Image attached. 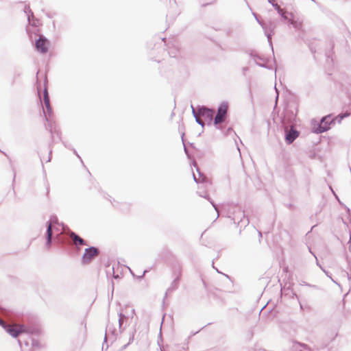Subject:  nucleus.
<instances>
[{
  "label": "nucleus",
  "mask_w": 351,
  "mask_h": 351,
  "mask_svg": "<svg viewBox=\"0 0 351 351\" xmlns=\"http://www.w3.org/2000/svg\"><path fill=\"white\" fill-rule=\"evenodd\" d=\"M196 119H197V121L199 124H201L202 125H204V122L202 121V119H201L200 118L197 117Z\"/></svg>",
  "instance_id": "15"
},
{
  "label": "nucleus",
  "mask_w": 351,
  "mask_h": 351,
  "mask_svg": "<svg viewBox=\"0 0 351 351\" xmlns=\"http://www.w3.org/2000/svg\"><path fill=\"white\" fill-rule=\"evenodd\" d=\"M135 315V311L134 309H131V318H132L134 317V315Z\"/></svg>",
  "instance_id": "16"
},
{
  "label": "nucleus",
  "mask_w": 351,
  "mask_h": 351,
  "mask_svg": "<svg viewBox=\"0 0 351 351\" xmlns=\"http://www.w3.org/2000/svg\"><path fill=\"white\" fill-rule=\"evenodd\" d=\"M49 45V41L43 36H40V38L36 42V49L42 53H45L47 52Z\"/></svg>",
  "instance_id": "4"
},
{
  "label": "nucleus",
  "mask_w": 351,
  "mask_h": 351,
  "mask_svg": "<svg viewBox=\"0 0 351 351\" xmlns=\"http://www.w3.org/2000/svg\"><path fill=\"white\" fill-rule=\"evenodd\" d=\"M70 237L73 240V243L76 246H77L78 245H86V243H85L84 240L83 239H82L81 237H80L78 235H77L74 232H71L70 233Z\"/></svg>",
  "instance_id": "8"
},
{
  "label": "nucleus",
  "mask_w": 351,
  "mask_h": 351,
  "mask_svg": "<svg viewBox=\"0 0 351 351\" xmlns=\"http://www.w3.org/2000/svg\"><path fill=\"white\" fill-rule=\"evenodd\" d=\"M43 100H44L45 106L49 114L51 113V106H50V101H49V95H48V92H47V90L46 88H45V90H44Z\"/></svg>",
  "instance_id": "9"
},
{
  "label": "nucleus",
  "mask_w": 351,
  "mask_h": 351,
  "mask_svg": "<svg viewBox=\"0 0 351 351\" xmlns=\"http://www.w3.org/2000/svg\"><path fill=\"white\" fill-rule=\"evenodd\" d=\"M298 132L291 128L286 135L287 142L289 144L291 143L298 136Z\"/></svg>",
  "instance_id": "7"
},
{
  "label": "nucleus",
  "mask_w": 351,
  "mask_h": 351,
  "mask_svg": "<svg viewBox=\"0 0 351 351\" xmlns=\"http://www.w3.org/2000/svg\"><path fill=\"white\" fill-rule=\"evenodd\" d=\"M228 106L227 104H222L221 105H220L218 109L217 114L214 120L215 125H217L224 121L228 112Z\"/></svg>",
  "instance_id": "3"
},
{
  "label": "nucleus",
  "mask_w": 351,
  "mask_h": 351,
  "mask_svg": "<svg viewBox=\"0 0 351 351\" xmlns=\"http://www.w3.org/2000/svg\"><path fill=\"white\" fill-rule=\"evenodd\" d=\"M290 22L292 25H294V27H295L297 28H301L302 26V23L301 21L298 22L293 19H291Z\"/></svg>",
  "instance_id": "12"
},
{
  "label": "nucleus",
  "mask_w": 351,
  "mask_h": 351,
  "mask_svg": "<svg viewBox=\"0 0 351 351\" xmlns=\"http://www.w3.org/2000/svg\"><path fill=\"white\" fill-rule=\"evenodd\" d=\"M6 332L13 337H17L21 334L27 333L28 328L23 324H8L6 326Z\"/></svg>",
  "instance_id": "1"
},
{
  "label": "nucleus",
  "mask_w": 351,
  "mask_h": 351,
  "mask_svg": "<svg viewBox=\"0 0 351 351\" xmlns=\"http://www.w3.org/2000/svg\"><path fill=\"white\" fill-rule=\"evenodd\" d=\"M199 116L205 118L208 121H211L214 115V111L208 108H201L199 110Z\"/></svg>",
  "instance_id": "6"
},
{
  "label": "nucleus",
  "mask_w": 351,
  "mask_h": 351,
  "mask_svg": "<svg viewBox=\"0 0 351 351\" xmlns=\"http://www.w3.org/2000/svg\"><path fill=\"white\" fill-rule=\"evenodd\" d=\"M0 325L5 330L8 324H6L3 320L0 319Z\"/></svg>",
  "instance_id": "14"
},
{
  "label": "nucleus",
  "mask_w": 351,
  "mask_h": 351,
  "mask_svg": "<svg viewBox=\"0 0 351 351\" xmlns=\"http://www.w3.org/2000/svg\"><path fill=\"white\" fill-rule=\"evenodd\" d=\"M125 319H126V317L124 315L121 314L119 316V324L120 325L123 324V323L124 322V321Z\"/></svg>",
  "instance_id": "13"
},
{
  "label": "nucleus",
  "mask_w": 351,
  "mask_h": 351,
  "mask_svg": "<svg viewBox=\"0 0 351 351\" xmlns=\"http://www.w3.org/2000/svg\"><path fill=\"white\" fill-rule=\"evenodd\" d=\"M99 254V250L95 247L86 248L82 256V262L84 264H88L91 261L97 256Z\"/></svg>",
  "instance_id": "2"
},
{
  "label": "nucleus",
  "mask_w": 351,
  "mask_h": 351,
  "mask_svg": "<svg viewBox=\"0 0 351 351\" xmlns=\"http://www.w3.org/2000/svg\"><path fill=\"white\" fill-rule=\"evenodd\" d=\"M175 280L178 281L182 276V267L178 266L174 269Z\"/></svg>",
  "instance_id": "10"
},
{
  "label": "nucleus",
  "mask_w": 351,
  "mask_h": 351,
  "mask_svg": "<svg viewBox=\"0 0 351 351\" xmlns=\"http://www.w3.org/2000/svg\"><path fill=\"white\" fill-rule=\"evenodd\" d=\"M47 244H50L51 235H52V226H51V223H49L47 226Z\"/></svg>",
  "instance_id": "11"
},
{
  "label": "nucleus",
  "mask_w": 351,
  "mask_h": 351,
  "mask_svg": "<svg viewBox=\"0 0 351 351\" xmlns=\"http://www.w3.org/2000/svg\"><path fill=\"white\" fill-rule=\"evenodd\" d=\"M332 122L330 116H326L322 119L319 128L315 131L317 133H322L330 128V124Z\"/></svg>",
  "instance_id": "5"
}]
</instances>
